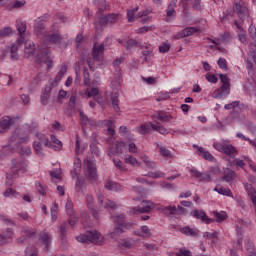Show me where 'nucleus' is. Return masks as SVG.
Segmentation results:
<instances>
[{"instance_id":"obj_1","label":"nucleus","mask_w":256,"mask_h":256,"mask_svg":"<svg viewBox=\"0 0 256 256\" xmlns=\"http://www.w3.org/2000/svg\"><path fill=\"white\" fill-rule=\"evenodd\" d=\"M79 243H92L93 245H103V236L97 230L87 231L76 237Z\"/></svg>"},{"instance_id":"obj_2","label":"nucleus","mask_w":256,"mask_h":256,"mask_svg":"<svg viewBox=\"0 0 256 256\" xmlns=\"http://www.w3.org/2000/svg\"><path fill=\"white\" fill-rule=\"evenodd\" d=\"M222 85L213 92L214 99H221L231 93V79L227 77V74H219Z\"/></svg>"},{"instance_id":"obj_3","label":"nucleus","mask_w":256,"mask_h":256,"mask_svg":"<svg viewBox=\"0 0 256 256\" xmlns=\"http://www.w3.org/2000/svg\"><path fill=\"white\" fill-rule=\"evenodd\" d=\"M51 19L49 14H44L38 17L34 22V35L38 37V39H44L47 35V29L45 28V23Z\"/></svg>"},{"instance_id":"obj_4","label":"nucleus","mask_w":256,"mask_h":256,"mask_svg":"<svg viewBox=\"0 0 256 256\" xmlns=\"http://www.w3.org/2000/svg\"><path fill=\"white\" fill-rule=\"evenodd\" d=\"M84 174L88 179H97V165L95 161L87 158L84 160Z\"/></svg>"},{"instance_id":"obj_5","label":"nucleus","mask_w":256,"mask_h":256,"mask_svg":"<svg viewBox=\"0 0 256 256\" xmlns=\"http://www.w3.org/2000/svg\"><path fill=\"white\" fill-rule=\"evenodd\" d=\"M52 33L46 34L43 41L44 43H53L54 45H59L63 41V35L59 31V28H56L55 25L52 26Z\"/></svg>"},{"instance_id":"obj_6","label":"nucleus","mask_w":256,"mask_h":256,"mask_svg":"<svg viewBox=\"0 0 256 256\" xmlns=\"http://www.w3.org/2000/svg\"><path fill=\"white\" fill-rule=\"evenodd\" d=\"M153 207H155V204L153 202L144 200L141 203V207H139V206L133 207L130 210V213H132V215H137V214H141V213H150L151 209H153Z\"/></svg>"},{"instance_id":"obj_7","label":"nucleus","mask_w":256,"mask_h":256,"mask_svg":"<svg viewBox=\"0 0 256 256\" xmlns=\"http://www.w3.org/2000/svg\"><path fill=\"white\" fill-rule=\"evenodd\" d=\"M119 17H121V14L111 13V14L99 17V23L100 25L105 27L106 25L117 23V21H119Z\"/></svg>"},{"instance_id":"obj_8","label":"nucleus","mask_w":256,"mask_h":256,"mask_svg":"<svg viewBox=\"0 0 256 256\" xmlns=\"http://www.w3.org/2000/svg\"><path fill=\"white\" fill-rule=\"evenodd\" d=\"M103 53H105V44L104 43H94L92 48V57L96 61H101L103 59Z\"/></svg>"},{"instance_id":"obj_9","label":"nucleus","mask_w":256,"mask_h":256,"mask_svg":"<svg viewBox=\"0 0 256 256\" xmlns=\"http://www.w3.org/2000/svg\"><path fill=\"white\" fill-rule=\"evenodd\" d=\"M190 173L192 175V177H195L196 179H198V181L202 182V183H211V175L207 174L205 172H199V170L192 168L190 170Z\"/></svg>"},{"instance_id":"obj_10","label":"nucleus","mask_w":256,"mask_h":256,"mask_svg":"<svg viewBox=\"0 0 256 256\" xmlns=\"http://www.w3.org/2000/svg\"><path fill=\"white\" fill-rule=\"evenodd\" d=\"M190 215L195 217V219H200L202 223H206V225H209V223H215V219L207 217V214H205L203 210H193L190 212Z\"/></svg>"},{"instance_id":"obj_11","label":"nucleus","mask_w":256,"mask_h":256,"mask_svg":"<svg viewBox=\"0 0 256 256\" xmlns=\"http://www.w3.org/2000/svg\"><path fill=\"white\" fill-rule=\"evenodd\" d=\"M27 162L25 160H18V159H13L12 160V173L13 175H16L18 171H24L27 172Z\"/></svg>"},{"instance_id":"obj_12","label":"nucleus","mask_w":256,"mask_h":256,"mask_svg":"<svg viewBox=\"0 0 256 256\" xmlns=\"http://www.w3.org/2000/svg\"><path fill=\"white\" fill-rule=\"evenodd\" d=\"M158 211L160 213H163V215H166L167 217H170V219H177V207L175 206H160L158 208Z\"/></svg>"},{"instance_id":"obj_13","label":"nucleus","mask_w":256,"mask_h":256,"mask_svg":"<svg viewBox=\"0 0 256 256\" xmlns=\"http://www.w3.org/2000/svg\"><path fill=\"white\" fill-rule=\"evenodd\" d=\"M15 121L13 118L9 116H4L0 119V133H7L9 129H11V125H13Z\"/></svg>"},{"instance_id":"obj_14","label":"nucleus","mask_w":256,"mask_h":256,"mask_svg":"<svg viewBox=\"0 0 256 256\" xmlns=\"http://www.w3.org/2000/svg\"><path fill=\"white\" fill-rule=\"evenodd\" d=\"M222 181H225L226 183H233L235 179H237V172L234 170H231L230 168H224L222 172Z\"/></svg>"},{"instance_id":"obj_15","label":"nucleus","mask_w":256,"mask_h":256,"mask_svg":"<svg viewBox=\"0 0 256 256\" xmlns=\"http://www.w3.org/2000/svg\"><path fill=\"white\" fill-rule=\"evenodd\" d=\"M193 33H199V28L197 27H186L184 30L178 32L174 35V39H183L184 37H191Z\"/></svg>"},{"instance_id":"obj_16","label":"nucleus","mask_w":256,"mask_h":256,"mask_svg":"<svg viewBox=\"0 0 256 256\" xmlns=\"http://www.w3.org/2000/svg\"><path fill=\"white\" fill-rule=\"evenodd\" d=\"M127 145L123 141H117L114 146H111L108 149V155L111 157L112 155H119V153H123V149H125Z\"/></svg>"},{"instance_id":"obj_17","label":"nucleus","mask_w":256,"mask_h":256,"mask_svg":"<svg viewBox=\"0 0 256 256\" xmlns=\"http://www.w3.org/2000/svg\"><path fill=\"white\" fill-rule=\"evenodd\" d=\"M218 150L222 151L227 157H235V154L237 153V149L231 144H220Z\"/></svg>"},{"instance_id":"obj_18","label":"nucleus","mask_w":256,"mask_h":256,"mask_svg":"<svg viewBox=\"0 0 256 256\" xmlns=\"http://www.w3.org/2000/svg\"><path fill=\"white\" fill-rule=\"evenodd\" d=\"M52 90H53V82L46 85L45 88H44V91L42 92V95H41V98H40L42 105H48L49 104V99L51 97V91Z\"/></svg>"},{"instance_id":"obj_19","label":"nucleus","mask_w":256,"mask_h":256,"mask_svg":"<svg viewBox=\"0 0 256 256\" xmlns=\"http://www.w3.org/2000/svg\"><path fill=\"white\" fill-rule=\"evenodd\" d=\"M131 227V224H116V227L113 232H111L109 235L112 239H117L119 235L125 233L124 229H129Z\"/></svg>"},{"instance_id":"obj_20","label":"nucleus","mask_w":256,"mask_h":256,"mask_svg":"<svg viewBox=\"0 0 256 256\" xmlns=\"http://www.w3.org/2000/svg\"><path fill=\"white\" fill-rule=\"evenodd\" d=\"M39 237H40V241H42V243L45 245V249L48 253L51 247V234L46 230H44L40 233Z\"/></svg>"},{"instance_id":"obj_21","label":"nucleus","mask_w":256,"mask_h":256,"mask_svg":"<svg viewBox=\"0 0 256 256\" xmlns=\"http://www.w3.org/2000/svg\"><path fill=\"white\" fill-rule=\"evenodd\" d=\"M33 55H35V43L31 41H26L24 48V57L25 59H29V57H33Z\"/></svg>"},{"instance_id":"obj_22","label":"nucleus","mask_w":256,"mask_h":256,"mask_svg":"<svg viewBox=\"0 0 256 256\" xmlns=\"http://www.w3.org/2000/svg\"><path fill=\"white\" fill-rule=\"evenodd\" d=\"M49 61V49H42L36 58V65H41Z\"/></svg>"},{"instance_id":"obj_23","label":"nucleus","mask_w":256,"mask_h":256,"mask_svg":"<svg viewBox=\"0 0 256 256\" xmlns=\"http://www.w3.org/2000/svg\"><path fill=\"white\" fill-rule=\"evenodd\" d=\"M193 147L195 149H197L200 157H203L204 159H206V161H215V157H213V155L211 153H209V151H205V149H203V147H199L195 144L193 145Z\"/></svg>"},{"instance_id":"obj_24","label":"nucleus","mask_w":256,"mask_h":256,"mask_svg":"<svg viewBox=\"0 0 256 256\" xmlns=\"http://www.w3.org/2000/svg\"><path fill=\"white\" fill-rule=\"evenodd\" d=\"M148 125H150L151 129H153V131H157V133H160V135H167L169 134V130L167 128H165V126H163L160 122H156L155 124L153 123H148Z\"/></svg>"},{"instance_id":"obj_25","label":"nucleus","mask_w":256,"mask_h":256,"mask_svg":"<svg viewBox=\"0 0 256 256\" xmlns=\"http://www.w3.org/2000/svg\"><path fill=\"white\" fill-rule=\"evenodd\" d=\"M181 233L183 235H186L187 237H199V229L197 228H191L189 226L183 227L180 229Z\"/></svg>"},{"instance_id":"obj_26","label":"nucleus","mask_w":256,"mask_h":256,"mask_svg":"<svg viewBox=\"0 0 256 256\" xmlns=\"http://www.w3.org/2000/svg\"><path fill=\"white\" fill-rule=\"evenodd\" d=\"M11 237H13V230L11 228H7L4 233H0V245H6V243H9Z\"/></svg>"},{"instance_id":"obj_27","label":"nucleus","mask_w":256,"mask_h":256,"mask_svg":"<svg viewBox=\"0 0 256 256\" xmlns=\"http://www.w3.org/2000/svg\"><path fill=\"white\" fill-rule=\"evenodd\" d=\"M68 227H69V225L67 224V222H63L62 224H60L58 226L61 241L64 244L67 243V229H68Z\"/></svg>"},{"instance_id":"obj_28","label":"nucleus","mask_w":256,"mask_h":256,"mask_svg":"<svg viewBox=\"0 0 256 256\" xmlns=\"http://www.w3.org/2000/svg\"><path fill=\"white\" fill-rule=\"evenodd\" d=\"M234 12L237 13L241 23H243L245 21V13H247V8L241 6L239 3H236Z\"/></svg>"},{"instance_id":"obj_29","label":"nucleus","mask_w":256,"mask_h":256,"mask_svg":"<svg viewBox=\"0 0 256 256\" xmlns=\"http://www.w3.org/2000/svg\"><path fill=\"white\" fill-rule=\"evenodd\" d=\"M245 190L247 191L253 205L256 207V190L252 184H245Z\"/></svg>"},{"instance_id":"obj_30","label":"nucleus","mask_w":256,"mask_h":256,"mask_svg":"<svg viewBox=\"0 0 256 256\" xmlns=\"http://www.w3.org/2000/svg\"><path fill=\"white\" fill-rule=\"evenodd\" d=\"M111 103L114 111H116V113H119L121 111V108L119 107V92L112 93Z\"/></svg>"},{"instance_id":"obj_31","label":"nucleus","mask_w":256,"mask_h":256,"mask_svg":"<svg viewBox=\"0 0 256 256\" xmlns=\"http://www.w3.org/2000/svg\"><path fill=\"white\" fill-rule=\"evenodd\" d=\"M17 31L20 35L21 41H25V31H27V22H17L16 24Z\"/></svg>"},{"instance_id":"obj_32","label":"nucleus","mask_w":256,"mask_h":256,"mask_svg":"<svg viewBox=\"0 0 256 256\" xmlns=\"http://www.w3.org/2000/svg\"><path fill=\"white\" fill-rule=\"evenodd\" d=\"M22 233L24 237L28 238V240L33 237H37V230L35 228L22 227Z\"/></svg>"},{"instance_id":"obj_33","label":"nucleus","mask_w":256,"mask_h":256,"mask_svg":"<svg viewBox=\"0 0 256 256\" xmlns=\"http://www.w3.org/2000/svg\"><path fill=\"white\" fill-rule=\"evenodd\" d=\"M157 147H159L160 155L165 159H173V153L169 151L165 146L156 143Z\"/></svg>"},{"instance_id":"obj_34","label":"nucleus","mask_w":256,"mask_h":256,"mask_svg":"<svg viewBox=\"0 0 256 256\" xmlns=\"http://www.w3.org/2000/svg\"><path fill=\"white\" fill-rule=\"evenodd\" d=\"M66 73H67V65H62L61 68H60V71L56 75L54 81L49 82V83H53V85L59 83V81H61V78L65 77Z\"/></svg>"},{"instance_id":"obj_35","label":"nucleus","mask_w":256,"mask_h":256,"mask_svg":"<svg viewBox=\"0 0 256 256\" xmlns=\"http://www.w3.org/2000/svg\"><path fill=\"white\" fill-rule=\"evenodd\" d=\"M50 143L53 145L52 149H54V151H60L61 147H63V144L55 135L50 136Z\"/></svg>"},{"instance_id":"obj_36","label":"nucleus","mask_w":256,"mask_h":256,"mask_svg":"<svg viewBox=\"0 0 256 256\" xmlns=\"http://www.w3.org/2000/svg\"><path fill=\"white\" fill-rule=\"evenodd\" d=\"M152 117H153V119H158V121H162V122H165V123L169 122L170 119H173L172 116L166 115L165 113H163L161 111H158Z\"/></svg>"},{"instance_id":"obj_37","label":"nucleus","mask_w":256,"mask_h":256,"mask_svg":"<svg viewBox=\"0 0 256 256\" xmlns=\"http://www.w3.org/2000/svg\"><path fill=\"white\" fill-rule=\"evenodd\" d=\"M25 256H39V249L35 245H29L25 249Z\"/></svg>"},{"instance_id":"obj_38","label":"nucleus","mask_w":256,"mask_h":256,"mask_svg":"<svg viewBox=\"0 0 256 256\" xmlns=\"http://www.w3.org/2000/svg\"><path fill=\"white\" fill-rule=\"evenodd\" d=\"M18 153L21 155V157H29L31 155V148L29 146H21L18 145Z\"/></svg>"},{"instance_id":"obj_39","label":"nucleus","mask_w":256,"mask_h":256,"mask_svg":"<svg viewBox=\"0 0 256 256\" xmlns=\"http://www.w3.org/2000/svg\"><path fill=\"white\" fill-rule=\"evenodd\" d=\"M214 191L219 193L220 195H224L225 197H233V193L229 188L225 187H215Z\"/></svg>"},{"instance_id":"obj_40","label":"nucleus","mask_w":256,"mask_h":256,"mask_svg":"<svg viewBox=\"0 0 256 256\" xmlns=\"http://www.w3.org/2000/svg\"><path fill=\"white\" fill-rule=\"evenodd\" d=\"M14 33L15 31H13V28L7 26L0 30V37L2 38L11 37V35H13Z\"/></svg>"},{"instance_id":"obj_41","label":"nucleus","mask_w":256,"mask_h":256,"mask_svg":"<svg viewBox=\"0 0 256 256\" xmlns=\"http://www.w3.org/2000/svg\"><path fill=\"white\" fill-rule=\"evenodd\" d=\"M106 189H108V191H119V189H121V185H119V183L113 182V181H108L105 184Z\"/></svg>"},{"instance_id":"obj_42","label":"nucleus","mask_w":256,"mask_h":256,"mask_svg":"<svg viewBox=\"0 0 256 256\" xmlns=\"http://www.w3.org/2000/svg\"><path fill=\"white\" fill-rule=\"evenodd\" d=\"M118 247L122 250L125 249H132L133 248V244H131V241L127 240V239H122L119 243H118Z\"/></svg>"},{"instance_id":"obj_43","label":"nucleus","mask_w":256,"mask_h":256,"mask_svg":"<svg viewBox=\"0 0 256 256\" xmlns=\"http://www.w3.org/2000/svg\"><path fill=\"white\" fill-rule=\"evenodd\" d=\"M123 45H124L126 51H131V49H133V48L137 47V45H139V42H137L134 39H129Z\"/></svg>"},{"instance_id":"obj_44","label":"nucleus","mask_w":256,"mask_h":256,"mask_svg":"<svg viewBox=\"0 0 256 256\" xmlns=\"http://www.w3.org/2000/svg\"><path fill=\"white\" fill-rule=\"evenodd\" d=\"M175 5H177V0H172L168 5V10L166 12L167 17H173V15H175Z\"/></svg>"},{"instance_id":"obj_45","label":"nucleus","mask_w":256,"mask_h":256,"mask_svg":"<svg viewBox=\"0 0 256 256\" xmlns=\"http://www.w3.org/2000/svg\"><path fill=\"white\" fill-rule=\"evenodd\" d=\"M125 214H120L114 217V223L116 225H131L130 223H125Z\"/></svg>"},{"instance_id":"obj_46","label":"nucleus","mask_w":256,"mask_h":256,"mask_svg":"<svg viewBox=\"0 0 256 256\" xmlns=\"http://www.w3.org/2000/svg\"><path fill=\"white\" fill-rule=\"evenodd\" d=\"M83 79H84V85L88 87L91 83V78L89 74V69H87V67L83 68Z\"/></svg>"},{"instance_id":"obj_47","label":"nucleus","mask_w":256,"mask_h":256,"mask_svg":"<svg viewBox=\"0 0 256 256\" xmlns=\"http://www.w3.org/2000/svg\"><path fill=\"white\" fill-rule=\"evenodd\" d=\"M245 249L247 251L248 256H256V251H255V248L253 247V243L246 242Z\"/></svg>"},{"instance_id":"obj_48","label":"nucleus","mask_w":256,"mask_h":256,"mask_svg":"<svg viewBox=\"0 0 256 256\" xmlns=\"http://www.w3.org/2000/svg\"><path fill=\"white\" fill-rule=\"evenodd\" d=\"M214 217H216V222L221 223L227 219V212H214Z\"/></svg>"},{"instance_id":"obj_49","label":"nucleus","mask_w":256,"mask_h":256,"mask_svg":"<svg viewBox=\"0 0 256 256\" xmlns=\"http://www.w3.org/2000/svg\"><path fill=\"white\" fill-rule=\"evenodd\" d=\"M27 2L25 0L19 1V0H12V5L10 6V9H21V7H25V4Z\"/></svg>"},{"instance_id":"obj_50","label":"nucleus","mask_w":256,"mask_h":256,"mask_svg":"<svg viewBox=\"0 0 256 256\" xmlns=\"http://www.w3.org/2000/svg\"><path fill=\"white\" fill-rule=\"evenodd\" d=\"M23 43H25L24 40H17L16 43L12 44L10 47V53H17V51H19V45H23Z\"/></svg>"},{"instance_id":"obj_51","label":"nucleus","mask_w":256,"mask_h":256,"mask_svg":"<svg viewBox=\"0 0 256 256\" xmlns=\"http://www.w3.org/2000/svg\"><path fill=\"white\" fill-rule=\"evenodd\" d=\"M142 159L148 169H155V167H157V164L154 161L149 160L147 156L142 157Z\"/></svg>"},{"instance_id":"obj_52","label":"nucleus","mask_w":256,"mask_h":256,"mask_svg":"<svg viewBox=\"0 0 256 256\" xmlns=\"http://www.w3.org/2000/svg\"><path fill=\"white\" fill-rule=\"evenodd\" d=\"M69 219H68V223L70 225V227H75V225H77V223L79 222V217L77 215L72 214V215H69Z\"/></svg>"},{"instance_id":"obj_53","label":"nucleus","mask_w":256,"mask_h":256,"mask_svg":"<svg viewBox=\"0 0 256 256\" xmlns=\"http://www.w3.org/2000/svg\"><path fill=\"white\" fill-rule=\"evenodd\" d=\"M90 151L97 157H99V155H101V150H99V147L97 146V143H95V142H92L90 144Z\"/></svg>"},{"instance_id":"obj_54","label":"nucleus","mask_w":256,"mask_h":256,"mask_svg":"<svg viewBox=\"0 0 256 256\" xmlns=\"http://www.w3.org/2000/svg\"><path fill=\"white\" fill-rule=\"evenodd\" d=\"M35 185H36V189H37L39 195H42V196L47 195L45 186H43V184L41 182H36Z\"/></svg>"},{"instance_id":"obj_55","label":"nucleus","mask_w":256,"mask_h":256,"mask_svg":"<svg viewBox=\"0 0 256 256\" xmlns=\"http://www.w3.org/2000/svg\"><path fill=\"white\" fill-rule=\"evenodd\" d=\"M139 11V7L136 6L134 9H130L127 11V17H128V22L131 23L133 21V17H135V13Z\"/></svg>"},{"instance_id":"obj_56","label":"nucleus","mask_w":256,"mask_h":256,"mask_svg":"<svg viewBox=\"0 0 256 256\" xmlns=\"http://www.w3.org/2000/svg\"><path fill=\"white\" fill-rule=\"evenodd\" d=\"M171 49V44L168 42H164L159 46L160 53H169V50Z\"/></svg>"},{"instance_id":"obj_57","label":"nucleus","mask_w":256,"mask_h":256,"mask_svg":"<svg viewBox=\"0 0 256 256\" xmlns=\"http://www.w3.org/2000/svg\"><path fill=\"white\" fill-rule=\"evenodd\" d=\"M94 203V199H93V196L90 195V194H87L86 196V205H87V208L88 209H92L93 207H95V204Z\"/></svg>"},{"instance_id":"obj_58","label":"nucleus","mask_w":256,"mask_h":256,"mask_svg":"<svg viewBox=\"0 0 256 256\" xmlns=\"http://www.w3.org/2000/svg\"><path fill=\"white\" fill-rule=\"evenodd\" d=\"M66 211L67 215H73L75 213V211L73 210V202H71V200H68L66 202Z\"/></svg>"},{"instance_id":"obj_59","label":"nucleus","mask_w":256,"mask_h":256,"mask_svg":"<svg viewBox=\"0 0 256 256\" xmlns=\"http://www.w3.org/2000/svg\"><path fill=\"white\" fill-rule=\"evenodd\" d=\"M176 256H192L191 251L185 248H180L178 252L175 253Z\"/></svg>"},{"instance_id":"obj_60","label":"nucleus","mask_w":256,"mask_h":256,"mask_svg":"<svg viewBox=\"0 0 256 256\" xmlns=\"http://www.w3.org/2000/svg\"><path fill=\"white\" fill-rule=\"evenodd\" d=\"M11 5H13V0H0V7L11 9Z\"/></svg>"},{"instance_id":"obj_61","label":"nucleus","mask_w":256,"mask_h":256,"mask_svg":"<svg viewBox=\"0 0 256 256\" xmlns=\"http://www.w3.org/2000/svg\"><path fill=\"white\" fill-rule=\"evenodd\" d=\"M125 163H130V165H133V167L139 165V161H137V158L130 156L125 159Z\"/></svg>"},{"instance_id":"obj_62","label":"nucleus","mask_w":256,"mask_h":256,"mask_svg":"<svg viewBox=\"0 0 256 256\" xmlns=\"http://www.w3.org/2000/svg\"><path fill=\"white\" fill-rule=\"evenodd\" d=\"M3 195L4 197H15V195H17V191L13 190L12 188H8L3 192Z\"/></svg>"},{"instance_id":"obj_63","label":"nucleus","mask_w":256,"mask_h":256,"mask_svg":"<svg viewBox=\"0 0 256 256\" xmlns=\"http://www.w3.org/2000/svg\"><path fill=\"white\" fill-rule=\"evenodd\" d=\"M86 93H87V97H93L94 99V97H96L99 94V89L92 88L91 90H87Z\"/></svg>"},{"instance_id":"obj_64","label":"nucleus","mask_w":256,"mask_h":256,"mask_svg":"<svg viewBox=\"0 0 256 256\" xmlns=\"http://www.w3.org/2000/svg\"><path fill=\"white\" fill-rule=\"evenodd\" d=\"M206 79L209 81V83H217L219 79L214 74H206Z\"/></svg>"}]
</instances>
